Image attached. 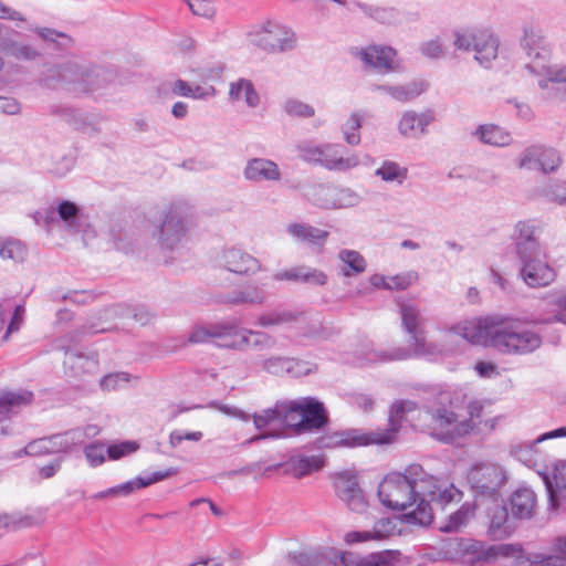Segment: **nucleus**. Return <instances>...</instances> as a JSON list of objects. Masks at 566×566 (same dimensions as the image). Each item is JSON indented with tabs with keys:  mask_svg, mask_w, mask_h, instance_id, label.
<instances>
[{
	"mask_svg": "<svg viewBox=\"0 0 566 566\" xmlns=\"http://www.w3.org/2000/svg\"><path fill=\"white\" fill-rule=\"evenodd\" d=\"M553 323L566 325V287L548 292L531 317L491 315L467 322L457 332L474 345L491 346L502 354L528 355L543 343L539 333L528 326Z\"/></svg>",
	"mask_w": 566,
	"mask_h": 566,
	"instance_id": "nucleus-1",
	"label": "nucleus"
},
{
	"mask_svg": "<svg viewBox=\"0 0 566 566\" xmlns=\"http://www.w3.org/2000/svg\"><path fill=\"white\" fill-rule=\"evenodd\" d=\"M460 496L452 483L428 474L419 464L387 474L378 486V497L385 506L397 511L412 507L406 516L419 525L432 522L431 503L444 506Z\"/></svg>",
	"mask_w": 566,
	"mask_h": 566,
	"instance_id": "nucleus-2",
	"label": "nucleus"
},
{
	"mask_svg": "<svg viewBox=\"0 0 566 566\" xmlns=\"http://www.w3.org/2000/svg\"><path fill=\"white\" fill-rule=\"evenodd\" d=\"M565 437L566 427H560L538 436L535 440L515 443L510 450L512 457L526 467L534 468L542 476L553 509L566 507V461H555L549 468L547 454L538 444L549 439Z\"/></svg>",
	"mask_w": 566,
	"mask_h": 566,
	"instance_id": "nucleus-3",
	"label": "nucleus"
},
{
	"mask_svg": "<svg viewBox=\"0 0 566 566\" xmlns=\"http://www.w3.org/2000/svg\"><path fill=\"white\" fill-rule=\"evenodd\" d=\"M190 344L212 342L218 347L233 350L254 348L271 349L276 345V338L262 331L240 327L234 319L203 323L195 325L187 338Z\"/></svg>",
	"mask_w": 566,
	"mask_h": 566,
	"instance_id": "nucleus-4",
	"label": "nucleus"
},
{
	"mask_svg": "<svg viewBox=\"0 0 566 566\" xmlns=\"http://www.w3.org/2000/svg\"><path fill=\"white\" fill-rule=\"evenodd\" d=\"M399 314L405 332L409 335L408 348L391 347L388 349H369L366 354L368 363H388L396 360H405L411 356H422L430 353L426 336L424 324L421 308L415 303H401L399 305Z\"/></svg>",
	"mask_w": 566,
	"mask_h": 566,
	"instance_id": "nucleus-5",
	"label": "nucleus"
},
{
	"mask_svg": "<svg viewBox=\"0 0 566 566\" xmlns=\"http://www.w3.org/2000/svg\"><path fill=\"white\" fill-rule=\"evenodd\" d=\"M454 51L473 53V59L484 69H491L499 56L500 39L488 28L460 27L452 31Z\"/></svg>",
	"mask_w": 566,
	"mask_h": 566,
	"instance_id": "nucleus-6",
	"label": "nucleus"
},
{
	"mask_svg": "<svg viewBox=\"0 0 566 566\" xmlns=\"http://www.w3.org/2000/svg\"><path fill=\"white\" fill-rule=\"evenodd\" d=\"M419 420L431 437L443 442H452L473 431L472 421L461 420V415L452 403L419 411Z\"/></svg>",
	"mask_w": 566,
	"mask_h": 566,
	"instance_id": "nucleus-7",
	"label": "nucleus"
},
{
	"mask_svg": "<svg viewBox=\"0 0 566 566\" xmlns=\"http://www.w3.org/2000/svg\"><path fill=\"white\" fill-rule=\"evenodd\" d=\"M192 221V207L182 200L175 201L163 211L154 238L157 239L163 249L172 251L181 244Z\"/></svg>",
	"mask_w": 566,
	"mask_h": 566,
	"instance_id": "nucleus-8",
	"label": "nucleus"
},
{
	"mask_svg": "<svg viewBox=\"0 0 566 566\" xmlns=\"http://www.w3.org/2000/svg\"><path fill=\"white\" fill-rule=\"evenodd\" d=\"M338 144H317L313 140H302L296 145L298 157L308 164L318 165L331 171H347L360 165L359 156L350 153L343 155Z\"/></svg>",
	"mask_w": 566,
	"mask_h": 566,
	"instance_id": "nucleus-9",
	"label": "nucleus"
},
{
	"mask_svg": "<svg viewBox=\"0 0 566 566\" xmlns=\"http://www.w3.org/2000/svg\"><path fill=\"white\" fill-rule=\"evenodd\" d=\"M415 411H417V405L413 401H396L390 408L388 429L369 433H361L357 430L346 431L340 434L339 443L346 447L391 443L400 423L403 420L410 421V413Z\"/></svg>",
	"mask_w": 566,
	"mask_h": 566,
	"instance_id": "nucleus-10",
	"label": "nucleus"
},
{
	"mask_svg": "<svg viewBox=\"0 0 566 566\" xmlns=\"http://www.w3.org/2000/svg\"><path fill=\"white\" fill-rule=\"evenodd\" d=\"M249 41L266 53L276 54L295 49L297 38L291 28L269 21L249 33Z\"/></svg>",
	"mask_w": 566,
	"mask_h": 566,
	"instance_id": "nucleus-11",
	"label": "nucleus"
},
{
	"mask_svg": "<svg viewBox=\"0 0 566 566\" xmlns=\"http://www.w3.org/2000/svg\"><path fill=\"white\" fill-rule=\"evenodd\" d=\"M505 470L495 463L474 464L469 473L468 481L475 493L476 505H480L483 499L500 497V489L506 483Z\"/></svg>",
	"mask_w": 566,
	"mask_h": 566,
	"instance_id": "nucleus-12",
	"label": "nucleus"
},
{
	"mask_svg": "<svg viewBox=\"0 0 566 566\" xmlns=\"http://www.w3.org/2000/svg\"><path fill=\"white\" fill-rule=\"evenodd\" d=\"M98 432L95 426H88L85 429H73L63 433L44 437L30 442L24 448L28 455H42L48 453L66 452L73 447L82 444L86 438L93 437Z\"/></svg>",
	"mask_w": 566,
	"mask_h": 566,
	"instance_id": "nucleus-13",
	"label": "nucleus"
},
{
	"mask_svg": "<svg viewBox=\"0 0 566 566\" xmlns=\"http://www.w3.org/2000/svg\"><path fill=\"white\" fill-rule=\"evenodd\" d=\"M352 53L366 67L373 69L379 74H389L401 70L398 53L391 46L371 44L365 48H355Z\"/></svg>",
	"mask_w": 566,
	"mask_h": 566,
	"instance_id": "nucleus-14",
	"label": "nucleus"
},
{
	"mask_svg": "<svg viewBox=\"0 0 566 566\" xmlns=\"http://www.w3.org/2000/svg\"><path fill=\"white\" fill-rule=\"evenodd\" d=\"M333 486L337 497L352 511L358 514L366 512L368 501L353 471L337 472L333 476Z\"/></svg>",
	"mask_w": 566,
	"mask_h": 566,
	"instance_id": "nucleus-15",
	"label": "nucleus"
},
{
	"mask_svg": "<svg viewBox=\"0 0 566 566\" xmlns=\"http://www.w3.org/2000/svg\"><path fill=\"white\" fill-rule=\"evenodd\" d=\"M520 44L530 59V62L525 65L528 72L542 67L543 62L549 61L551 46L546 41L543 30L538 25L533 23L524 24Z\"/></svg>",
	"mask_w": 566,
	"mask_h": 566,
	"instance_id": "nucleus-16",
	"label": "nucleus"
},
{
	"mask_svg": "<svg viewBox=\"0 0 566 566\" xmlns=\"http://www.w3.org/2000/svg\"><path fill=\"white\" fill-rule=\"evenodd\" d=\"M520 277L532 289L545 287L556 279V271L545 260L542 251L518 258Z\"/></svg>",
	"mask_w": 566,
	"mask_h": 566,
	"instance_id": "nucleus-17",
	"label": "nucleus"
},
{
	"mask_svg": "<svg viewBox=\"0 0 566 566\" xmlns=\"http://www.w3.org/2000/svg\"><path fill=\"white\" fill-rule=\"evenodd\" d=\"M547 63L530 73L538 77V87L546 98L566 101V65Z\"/></svg>",
	"mask_w": 566,
	"mask_h": 566,
	"instance_id": "nucleus-18",
	"label": "nucleus"
},
{
	"mask_svg": "<svg viewBox=\"0 0 566 566\" xmlns=\"http://www.w3.org/2000/svg\"><path fill=\"white\" fill-rule=\"evenodd\" d=\"M287 409L289 417L292 413H298L301 417L300 422L295 424L297 432L321 429L327 421L323 403L313 398L292 401Z\"/></svg>",
	"mask_w": 566,
	"mask_h": 566,
	"instance_id": "nucleus-19",
	"label": "nucleus"
},
{
	"mask_svg": "<svg viewBox=\"0 0 566 566\" xmlns=\"http://www.w3.org/2000/svg\"><path fill=\"white\" fill-rule=\"evenodd\" d=\"M219 262L226 270L239 275H253L262 269L256 258L237 247L224 249Z\"/></svg>",
	"mask_w": 566,
	"mask_h": 566,
	"instance_id": "nucleus-20",
	"label": "nucleus"
},
{
	"mask_svg": "<svg viewBox=\"0 0 566 566\" xmlns=\"http://www.w3.org/2000/svg\"><path fill=\"white\" fill-rule=\"evenodd\" d=\"M243 177L252 182H279L282 179V171L275 161L255 157L247 161Z\"/></svg>",
	"mask_w": 566,
	"mask_h": 566,
	"instance_id": "nucleus-21",
	"label": "nucleus"
},
{
	"mask_svg": "<svg viewBox=\"0 0 566 566\" xmlns=\"http://www.w3.org/2000/svg\"><path fill=\"white\" fill-rule=\"evenodd\" d=\"M537 229L535 220H521L514 226L513 240L518 258L541 251L536 237Z\"/></svg>",
	"mask_w": 566,
	"mask_h": 566,
	"instance_id": "nucleus-22",
	"label": "nucleus"
},
{
	"mask_svg": "<svg viewBox=\"0 0 566 566\" xmlns=\"http://www.w3.org/2000/svg\"><path fill=\"white\" fill-rule=\"evenodd\" d=\"M433 120V113L429 109L422 113L406 111L398 122V132L406 138H419L427 134V127Z\"/></svg>",
	"mask_w": 566,
	"mask_h": 566,
	"instance_id": "nucleus-23",
	"label": "nucleus"
},
{
	"mask_svg": "<svg viewBox=\"0 0 566 566\" xmlns=\"http://www.w3.org/2000/svg\"><path fill=\"white\" fill-rule=\"evenodd\" d=\"M87 63L77 60H69L55 64L49 70V78L59 83L73 85L74 88L80 91L81 81L84 78V72Z\"/></svg>",
	"mask_w": 566,
	"mask_h": 566,
	"instance_id": "nucleus-24",
	"label": "nucleus"
},
{
	"mask_svg": "<svg viewBox=\"0 0 566 566\" xmlns=\"http://www.w3.org/2000/svg\"><path fill=\"white\" fill-rule=\"evenodd\" d=\"M553 554L532 552L522 559L527 566H566V534L557 536L552 544Z\"/></svg>",
	"mask_w": 566,
	"mask_h": 566,
	"instance_id": "nucleus-25",
	"label": "nucleus"
},
{
	"mask_svg": "<svg viewBox=\"0 0 566 566\" xmlns=\"http://www.w3.org/2000/svg\"><path fill=\"white\" fill-rule=\"evenodd\" d=\"M399 557L400 553L398 552L370 554L366 557L345 553L340 556V564L342 566H402Z\"/></svg>",
	"mask_w": 566,
	"mask_h": 566,
	"instance_id": "nucleus-26",
	"label": "nucleus"
},
{
	"mask_svg": "<svg viewBox=\"0 0 566 566\" xmlns=\"http://www.w3.org/2000/svg\"><path fill=\"white\" fill-rule=\"evenodd\" d=\"M228 96L231 103L243 102L250 108H255L260 104V95L254 84L245 77H239L229 83Z\"/></svg>",
	"mask_w": 566,
	"mask_h": 566,
	"instance_id": "nucleus-27",
	"label": "nucleus"
},
{
	"mask_svg": "<svg viewBox=\"0 0 566 566\" xmlns=\"http://www.w3.org/2000/svg\"><path fill=\"white\" fill-rule=\"evenodd\" d=\"M427 88L428 84L423 81H412L399 85L385 84L375 86V91L384 92L400 103H408L417 98L424 93Z\"/></svg>",
	"mask_w": 566,
	"mask_h": 566,
	"instance_id": "nucleus-28",
	"label": "nucleus"
},
{
	"mask_svg": "<svg viewBox=\"0 0 566 566\" xmlns=\"http://www.w3.org/2000/svg\"><path fill=\"white\" fill-rule=\"evenodd\" d=\"M480 143L493 147H507L513 143L512 134L495 124H481L472 133Z\"/></svg>",
	"mask_w": 566,
	"mask_h": 566,
	"instance_id": "nucleus-29",
	"label": "nucleus"
},
{
	"mask_svg": "<svg viewBox=\"0 0 566 566\" xmlns=\"http://www.w3.org/2000/svg\"><path fill=\"white\" fill-rule=\"evenodd\" d=\"M491 501L492 506L488 510L490 518L489 533L496 539L505 538L511 534V528L507 525V510L500 497Z\"/></svg>",
	"mask_w": 566,
	"mask_h": 566,
	"instance_id": "nucleus-30",
	"label": "nucleus"
},
{
	"mask_svg": "<svg viewBox=\"0 0 566 566\" xmlns=\"http://www.w3.org/2000/svg\"><path fill=\"white\" fill-rule=\"evenodd\" d=\"M510 503L515 517L531 518L536 510V495L533 490L521 488L511 495Z\"/></svg>",
	"mask_w": 566,
	"mask_h": 566,
	"instance_id": "nucleus-31",
	"label": "nucleus"
},
{
	"mask_svg": "<svg viewBox=\"0 0 566 566\" xmlns=\"http://www.w3.org/2000/svg\"><path fill=\"white\" fill-rule=\"evenodd\" d=\"M274 279L276 281H300L315 285H324L327 281V276L324 272L305 265L277 272Z\"/></svg>",
	"mask_w": 566,
	"mask_h": 566,
	"instance_id": "nucleus-32",
	"label": "nucleus"
},
{
	"mask_svg": "<svg viewBox=\"0 0 566 566\" xmlns=\"http://www.w3.org/2000/svg\"><path fill=\"white\" fill-rule=\"evenodd\" d=\"M63 364L74 376H78L83 373H95L98 367V361L95 355H84L70 348L65 349Z\"/></svg>",
	"mask_w": 566,
	"mask_h": 566,
	"instance_id": "nucleus-33",
	"label": "nucleus"
},
{
	"mask_svg": "<svg viewBox=\"0 0 566 566\" xmlns=\"http://www.w3.org/2000/svg\"><path fill=\"white\" fill-rule=\"evenodd\" d=\"M286 232L293 239L300 242H307L313 244L323 243L328 237V232L318 228H315L307 223H290L286 227Z\"/></svg>",
	"mask_w": 566,
	"mask_h": 566,
	"instance_id": "nucleus-34",
	"label": "nucleus"
},
{
	"mask_svg": "<svg viewBox=\"0 0 566 566\" xmlns=\"http://www.w3.org/2000/svg\"><path fill=\"white\" fill-rule=\"evenodd\" d=\"M33 399V394L28 390L1 391L0 392V415L7 416L15 412L21 407L28 406Z\"/></svg>",
	"mask_w": 566,
	"mask_h": 566,
	"instance_id": "nucleus-35",
	"label": "nucleus"
},
{
	"mask_svg": "<svg viewBox=\"0 0 566 566\" xmlns=\"http://www.w3.org/2000/svg\"><path fill=\"white\" fill-rule=\"evenodd\" d=\"M111 77L112 74L107 70L87 63L84 78L81 81L80 91L92 92L99 90L106 85Z\"/></svg>",
	"mask_w": 566,
	"mask_h": 566,
	"instance_id": "nucleus-36",
	"label": "nucleus"
},
{
	"mask_svg": "<svg viewBox=\"0 0 566 566\" xmlns=\"http://www.w3.org/2000/svg\"><path fill=\"white\" fill-rule=\"evenodd\" d=\"M301 315L302 313L297 311L274 310L260 314L256 319V325L263 328L282 326L296 322Z\"/></svg>",
	"mask_w": 566,
	"mask_h": 566,
	"instance_id": "nucleus-37",
	"label": "nucleus"
},
{
	"mask_svg": "<svg viewBox=\"0 0 566 566\" xmlns=\"http://www.w3.org/2000/svg\"><path fill=\"white\" fill-rule=\"evenodd\" d=\"M30 31L45 43L51 44L55 50H69L74 44V41L70 35L52 28L36 25L30 28Z\"/></svg>",
	"mask_w": 566,
	"mask_h": 566,
	"instance_id": "nucleus-38",
	"label": "nucleus"
},
{
	"mask_svg": "<svg viewBox=\"0 0 566 566\" xmlns=\"http://www.w3.org/2000/svg\"><path fill=\"white\" fill-rule=\"evenodd\" d=\"M356 7L368 18L382 23V24H394L399 22L400 14L399 11L395 8L371 6L363 2H357Z\"/></svg>",
	"mask_w": 566,
	"mask_h": 566,
	"instance_id": "nucleus-39",
	"label": "nucleus"
},
{
	"mask_svg": "<svg viewBox=\"0 0 566 566\" xmlns=\"http://www.w3.org/2000/svg\"><path fill=\"white\" fill-rule=\"evenodd\" d=\"M375 176L385 182L402 185L408 178V168L397 161L386 159L375 170Z\"/></svg>",
	"mask_w": 566,
	"mask_h": 566,
	"instance_id": "nucleus-40",
	"label": "nucleus"
},
{
	"mask_svg": "<svg viewBox=\"0 0 566 566\" xmlns=\"http://www.w3.org/2000/svg\"><path fill=\"white\" fill-rule=\"evenodd\" d=\"M266 300V293L259 286L249 285L242 290L234 291L226 301L231 305H261Z\"/></svg>",
	"mask_w": 566,
	"mask_h": 566,
	"instance_id": "nucleus-41",
	"label": "nucleus"
},
{
	"mask_svg": "<svg viewBox=\"0 0 566 566\" xmlns=\"http://www.w3.org/2000/svg\"><path fill=\"white\" fill-rule=\"evenodd\" d=\"M463 552V562L471 565L483 564L489 560V546L479 541H462L458 543Z\"/></svg>",
	"mask_w": 566,
	"mask_h": 566,
	"instance_id": "nucleus-42",
	"label": "nucleus"
},
{
	"mask_svg": "<svg viewBox=\"0 0 566 566\" xmlns=\"http://www.w3.org/2000/svg\"><path fill=\"white\" fill-rule=\"evenodd\" d=\"M366 113L363 111L353 112L349 117L342 124L340 130L343 133L344 140L350 146H357L360 144L359 129L363 125Z\"/></svg>",
	"mask_w": 566,
	"mask_h": 566,
	"instance_id": "nucleus-43",
	"label": "nucleus"
},
{
	"mask_svg": "<svg viewBox=\"0 0 566 566\" xmlns=\"http://www.w3.org/2000/svg\"><path fill=\"white\" fill-rule=\"evenodd\" d=\"M28 256L27 245L13 238L0 239V258L2 260H11L14 263L25 261Z\"/></svg>",
	"mask_w": 566,
	"mask_h": 566,
	"instance_id": "nucleus-44",
	"label": "nucleus"
},
{
	"mask_svg": "<svg viewBox=\"0 0 566 566\" xmlns=\"http://www.w3.org/2000/svg\"><path fill=\"white\" fill-rule=\"evenodd\" d=\"M286 467L294 476L302 478L313 471H318L323 467V461L318 457H296L291 458Z\"/></svg>",
	"mask_w": 566,
	"mask_h": 566,
	"instance_id": "nucleus-45",
	"label": "nucleus"
},
{
	"mask_svg": "<svg viewBox=\"0 0 566 566\" xmlns=\"http://www.w3.org/2000/svg\"><path fill=\"white\" fill-rule=\"evenodd\" d=\"M335 196L336 186L333 185H316L307 195L313 205L323 209H334Z\"/></svg>",
	"mask_w": 566,
	"mask_h": 566,
	"instance_id": "nucleus-46",
	"label": "nucleus"
},
{
	"mask_svg": "<svg viewBox=\"0 0 566 566\" xmlns=\"http://www.w3.org/2000/svg\"><path fill=\"white\" fill-rule=\"evenodd\" d=\"M338 258L346 265L343 270L345 276L360 274L366 270L364 256L355 250L344 249L339 251Z\"/></svg>",
	"mask_w": 566,
	"mask_h": 566,
	"instance_id": "nucleus-47",
	"label": "nucleus"
},
{
	"mask_svg": "<svg viewBox=\"0 0 566 566\" xmlns=\"http://www.w3.org/2000/svg\"><path fill=\"white\" fill-rule=\"evenodd\" d=\"M287 405H276L274 408L263 410L253 415V422L256 429L261 430L274 421H287Z\"/></svg>",
	"mask_w": 566,
	"mask_h": 566,
	"instance_id": "nucleus-48",
	"label": "nucleus"
},
{
	"mask_svg": "<svg viewBox=\"0 0 566 566\" xmlns=\"http://www.w3.org/2000/svg\"><path fill=\"white\" fill-rule=\"evenodd\" d=\"M57 213L67 228L77 230L80 223V209L71 201H61L57 206Z\"/></svg>",
	"mask_w": 566,
	"mask_h": 566,
	"instance_id": "nucleus-49",
	"label": "nucleus"
},
{
	"mask_svg": "<svg viewBox=\"0 0 566 566\" xmlns=\"http://www.w3.org/2000/svg\"><path fill=\"white\" fill-rule=\"evenodd\" d=\"M530 553L522 554V549L513 544H496L489 546V560L496 556L516 557L518 566H527L528 563L522 565V559Z\"/></svg>",
	"mask_w": 566,
	"mask_h": 566,
	"instance_id": "nucleus-50",
	"label": "nucleus"
},
{
	"mask_svg": "<svg viewBox=\"0 0 566 566\" xmlns=\"http://www.w3.org/2000/svg\"><path fill=\"white\" fill-rule=\"evenodd\" d=\"M539 170L544 174L555 171L560 163V156L554 148H548L539 145Z\"/></svg>",
	"mask_w": 566,
	"mask_h": 566,
	"instance_id": "nucleus-51",
	"label": "nucleus"
},
{
	"mask_svg": "<svg viewBox=\"0 0 566 566\" xmlns=\"http://www.w3.org/2000/svg\"><path fill=\"white\" fill-rule=\"evenodd\" d=\"M293 359L283 356H270L261 361L262 369L269 374L281 375L290 371Z\"/></svg>",
	"mask_w": 566,
	"mask_h": 566,
	"instance_id": "nucleus-52",
	"label": "nucleus"
},
{
	"mask_svg": "<svg viewBox=\"0 0 566 566\" xmlns=\"http://www.w3.org/2000/svg\"><path fill=\"white\" fill-rule=\"evenodd\" d=\"M396 520L391 517H381L375 522L373 530L369 531L371 541H382L396 533Z\"/></svg>",
	"mask_w": 566,
	"mask_h": 566,
	"instance_id": "nucleus-53",
	"label": "nucleus"
},
{
	"mask_svg": "<svg viewBox=\"0 0 566 566\" xmlns=\"http://www.w3.org/2000/svg\"><path fill=\"white\" fill-rule=\"evenodd\" d=\"M474 515V510L471 505H462L454 514L449 518L448 524L443 527V531L452 532L457 531Z\"/></svg>",
	"mask_w": 566,
	"mask_h": 566,
	"instance_id": "nucleus-54",
	"label": "nucleus"
},
{
	"mask_svg": "<svg viewBox=\"0 0 566 566\" xmlns=\"http://www.w3.org/2000/svg\"><path fill=\"white\" fill-rule=\"evenodd\" d=\"M539 145H534L521 153L517 167L521 169L539 170Z\"/></svg>",
	"mask_w": 566,
	"mask_h": 566,
	"instance_id": "nucleus-55",
	"label": "nucleus"
},
{
	"mask_svg": "<svg viewBox=\"0 0 566 566\" xmlns=\"http://www.w3.org/2000/svg\"><path fill=\"white\" fill-rule=\"evenodd\" d=\"M283 109L290 116L302 118H308L315 114V111L311 105L295 98L285 101Z\"/></svg>",
	"mask_w": 566,
	"mask_h": 566,
	"instance_id": "nucleus-56",
	"label": "nucleus"
},
{
	"mask_svg": "<svg viewBox=\"0 0 566 566\" xmlns=\"http://www.w3.org/2000/svg\"><path fill=\"white\" fill-rule=\"evenodd\" d=\"M420 53L429 59L438 60L444 56L446 48L440 38L423 41L419 45Z\"/></svg>",
	"mask_w": 566,
	"mask_h": 566,
	"instance_id": "nucleus-57",
	"label": "nucleus"
},
{
	"mask_svg": "<svg viewBox=\"0 0 566 566\" xmlns=\"http://www.w3.org/2000/svg\"><path fill=\"white\" fill-rule=\"evenodd\" d=\"M360 202V197L349 188L336 187L334 209L355 207Z\"/></svg>",
	"mask_w": 566,
	"mask_h": 566,
	"instance_id": "nucleus-58",
	"label": "nucleus"
},
{
	"mask_svg": "<svg viewBox=\"0 0 566 566\" xmlns=\"http://www.w3.org/2000/svg\"><path fill=\"white\" fill-rule=\"evenodd\" d=\"M543 196L558 205H566V181L553 180L544 190Z\"/></svg>",
	"mask_w": 566,
	"mask_h": 566,
	"instance_id": "nucleus-59",
	"label": "nucleus"
},
{
	"mask_svg": "<svg viewBox=\"0 0 566 566\" xmlns=\"http://www.w3.org/2000/svg\"><path fill=\"white\" fill-rule=\"evenodd\" d=\"M130 380L127 373H113L103 377L99 381L101 388L106 391L118 390L126 386Z\"/></svg>",
	"mask_w": 566,
	"mask_h": 566,
	"instance_id": "nucleus-60",
	"label": "nucleus"
},
{
	"mask_svg": "<svg viewBox=\"0 0 566 566\" xmlns=\"http://www.w3.org/2000/svg\"><path fill=\"white\" fill-rule=\"evenodd\" d=\"M178 473V469L176 468H168L167 470L165 471H156V472H153L147 478H136L133 480L134 482V485H135V490H139V489H143V488H146V486H149L156 482H159V481H163L169 476H172L175 474Z\"/></svg>",
	"mask_w": 566,
	"mask_h": 566,
	"instance_id": "nucleus-61",
	"label": "nucleus"
},
{
	"mask_svg": "<svg viewBox=\"0 0 566 566\" xmlns=\"http://www.w3.org/2000/svg\"><path fill=\"white\" fill-rule=\"evenodd\" d=\"M135 490V485L133 480L127 481L123 484H119L117 486L109 488L105 491L95 493L92 495L93 500H104L106 497H115V496H126L133 493Z\"/></svg>",
	"mask_w": 566,
	"mask_h": 566,
	"instance_id": "nucleus-62",
	"label": "nucleus"
},
{
	"mask_svg": "<svg viewBox=\"0 0 566 566\" xmlns=\"http://www.w3.org/2000/svg\"><path fill=\"white\" fill-rule=\"evenodd\" d=\"M418 280V273L410 271L394 276H388V290H406Z\"/></svg>",
	"mask_w": 566,
	"mask_h": 566,
	"instance_id": "nucleus-63",
	"label": "nucleus"
},
{
	"mask_svg": "<svg viewBox=\"0 0 566 566\" xmlns=\"http://www.w3.org/2000/svg\"><path fill=\"white\" fill-rule=\"evenodd\" d=\"M138 443L134 441H124L118 444H112L107 448V454L112 460H118L137 451Z\"/></svg>",
	"mask_w": 566,
	"mask_h": 566,
	"instance_id": "nucleus-64",
	"label": "nucleus"
}]
</instances>
